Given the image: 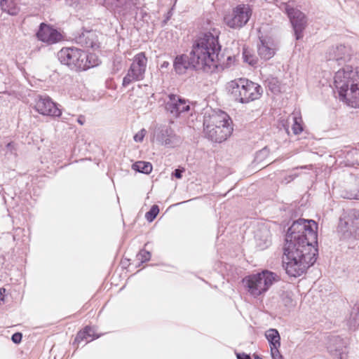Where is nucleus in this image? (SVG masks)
<instances>
[{"label":"nucleus","mask_w":359,"mask_h":359,"mask_svg":"<svg viewBox=\"0 0 359 359\" xmlns=\"http://www.w3.org/2000/svg\"><path fill=\"white\" fill-rule=\"evenodd\" d=\"M254 359H262V358H260L259 356L258 355H255Z\"/></svg>","instance_id":"8fccbe9b"},{"label":"nucleus","mask_w":359,"mask_h":359,"mask_svg":"<svg viewBox=\"0 0 359 359\" xmlns=\"http://www.w3.org/2000/svg\"><path fill=\"white\" fill-rule=\"evenodd\" d=\"M95 334V330L93 328L90 327V330L89 332H86V337L87 338L93 339L92 337H93Z\"/></svg>","instance_id":"c03bdc74"},{"label":"nucleus","mask_w":359,"mask_h":359,"mask_svg":"<svg viewBox=\"0 0 359 359\" xmlns=\"http://www.w3.org/2000/svg\"><path fill=\"white\" fill-rule=\"evenodd\" d=\"M318 224L312 219H299L285 236L283 265L292 277L302 275L317 259Z\"/></svg>","instance_id":"f257e3e1"},{"label":"nucleus","mask_w":359,"mask_h":359,"mask_svg":"<svg viewBox=\"0 0 359 359\" xmlns=\"http://www.w3.org/2000/svg\"><path fill=\"white\" fill-rule=\"evenodd\" d=\"M147 67V57L143 52L136 54L133 58L126 75L123 79V86L127 87L130 83L144 79Z\"/></svg>","instance_id":"6e6552de"},{"label":"nucleus","mask_w":359,"mask_h":359,"mask_svg":"<svg viewBox=\"0 0 359 359\" xmlns=\"http://www.w3.org/2000/svg\"><path fill=\"white\" fill-rule=\"evenodd\" d=\"M243 86V78H241L229 82L226 88L233 100L237 102L245 104L247 102H244L245 95Z\"/></svg>","instance_id":"6ab92c4d"},{"label":"nucleus","mask_w":359,"mask_h":359,"mask_svg":"<svg viewBox=\"0 0 359 359\" xmlns=\"http://www.w3.org/2000/svg\"><path fill=\"white\" fill-rule=\"evenodd\" d=\"M154 138L161 145L170 146L177 137L170 127L163 126L155 129Z\"/></svg>","instance_id":"f3484780"},{"label":"nucleus","mask_w":359,"mask_h":359,"mask_svg":"<svg viewBox=\"0 0 359 359\" xmlns=\"http://www.w3.org/2000/svg\"><path fill=\"white\" fill-rule=\"evenodd\" d=\"M1 302H4V298L0 299V304H1Z\"/></svg>","instance_id":"3c124183"},{"label":"nucleus","mask_w":359,"mask_h":359,"mask_svg":"<svg viewBox=\"0 0 359 359\" xmlns=\"http://www.w3.org/2000/svg\"><path fill=\"white\" fill-rule=\"evenodd\" d=\"M348 325L351 330H355L359 326V305H355L352 308Z\"/></svg>","instance_id":"a878e982"},{"label":"nucleus","mask_w":359,"mask_h":359,"mask_svg":"<svg viewBox=\"0 0 359 359\" xmlns=\"http://www.w3.org/2000/svg\"><path fill=\"white\" fill-rule=\"evenodd\" d=\"M68 120L67 116H62V121L66 122Z\"/></svg>","instance_id":"09e8293b"},{"label":"nucleus","mask_w":359,"mask_h":359,"mask_svg":"<svg viewBox=\"0 0 359 359\" xmlns=\"http://www.w3.org/2000/svg\"><path fill=\"white\" fill-rule=\"evenodd\" d=\"M257 52L259 55L264 60H269L274 54V49L269 44L268 42L260 40V44L258 45Z\"/></svg>","instance_id":"5701e85b"},{"label":"nucleus","mask_w":359,"mask_h":359,"mask_svg":"<svg viewBox=\"0 0 359 359\" xmlns=\"http://www.w3.org/2000/svg\"><path fill=\"white\" fill-rule=\"evenodd\" d=\"M6 292L4 288H0V295H3V294Z\"/></svg>","instance_id":"de8ad7c7"},{"label":"nucleus","mask_w":359,"mask_h":359,"mask_svg":"<svg viewBox=\"0 0 359 359\" xmlns=\"http://www.w3.org/2000/svg\"><path fill=\"white\" fill-rule=\"evenodd\" d=\"M218 35L215 29L203 33L194 43L189 55H177L173 62L176 73L183 74L188 69L212 73L218 65H224L217 55L219 50Z\"/></svg>","instance_id":"f03ea898"},{"label":"nucleus","mask_w":359,"mask_h":359,"mask_svg":"<svg viewBox=\"0 0 359 359\" xmlns=\"http://www.w3.org/2000/svg\"><path fill=\"white\" fill-rule=\"evenodd\" d=\"M86 58L85 70L97 66L100 62L98 57L95 54H86Z\"/></svg>","instance_id":"2f4dec72"},{"label":"nucleus","mask_w":359,"mask_h":359,"mask_svg":"<svg viewBox=\"0 0 359 359\" xmlns=\"http://www.w3.org/2000/svg\"><path fill=\"white\" fill-rule=\"evenodd\" d=\"M184 170L175 169L172 173V175L177 179H180L182 177V172Z\"/></svg>","instance_id":"79ce46f5"},{"label":"nucleus","mask_w":359,"mask_h":359,"mask_svg":"<svg viewBox=\"0 0 359 359\" xmlns=\"http://www.w3.org/2000/svg\"><path fill=\"white\" fill-rule=\"evenodd\" d=\"M151 258V254L149 251L142 250L137 255V259L142 263L149 261Z\"/></svg>","instance_id":"e433bc0d"},{"label":"nucleus","mask_w":359,"mask_h":359,"mask_svg":"<svg viewBox=\"0 0 359 359\" xmlns=\"http://www.w3.org/2000/svg\"><path fill=\"white\" fill-rule=\"evenodd\" d=\"M243 60L251 66H255L257 63V57L250 50L244 48L243 52Z\"/></svg>","instance_id":"7c9ffc66"},{"label":"nucleus","mask_w":359,"mask_h":359,"mask_svg":"<svg viewBox=\"0 0 359 359\" xmlns=\"http://www.w3.org/2000/svg\"><path fill=\"white\" fill-rule=\"evenodd\" d=\"M338 231L344 240L359 238V210L350 209L340 218Z\"/></svg>","instance_id":"39448f33"},{"label":"nucleus","mask_w":359,"mask_h":359,"mask_svg":"<svg viewBox=\"0 0 359 359\" xmlns=\"http://www.w3.org/2000/svg\"><path fill=\"white\" fill-rule=\"evenodd\" d=\"M327 349L336 359H347L346 342L340 337H331L329 339Z\"/></svg>","instance_id":"dca6fc26"},{"label":"nucleus","mask_w":359,"mask_h":359,"mask_svg":"<svg viewBox=\"0 0 359 359\" xmlns=\"http://www.w3.org/2000/svg\"><path fill=\"white\" fill-rule=\"evenodd\" d=\"M340 100L352 107L359 108V85L350 88L348 90L339 96Z\"/></svg>","instance_id":"412c9836"},{"label":"nucleus","mask_w":359,"mask_h":359,"mask_svg":"<svg viewBox=\"0 0 359 359\" xmlns=\"http://www.w3.org/2000/svg\"><path fill=\"white\" fill-rule=\"evenodd\" d=\"M76 42L83 47L93 49L99 48L96 34L93 31L83 32L76 38Z\"/></svg>","instance_id":"aec40b11"},{"label":"nucleus","mask_w":359,"mask_h":359,"mask_svg":"<svg viewBox=\"0 0 359 359\" xmlns=\"http://www.w3.org/2000/svg\"><path fill=\"white\" fill-rule=\"evenodd\" d=\"M36 110L41 114L53 117H60L62 111L57 104L49 97H40L35 104Z\"/></svg>","instance_id":"ddd939ff"},{"label":"nucleus","mask_w":359,"mask_h":359,"mask_svg":"<svg viewBox=\"0 0 359 359\" xmlns=\"http://www.w3.org/2000/svg\"><path fill=\"white\" fill-rule=\"evenodd\" d=\"M265 336L269 341L270 348L280 346V337L277 330L272 328L268 330Z\"/></svg>","instance_id":"393cba45"},{"label":"nucleus","mask_w":359,"mask_h":359,"mask_svg":"<svg viewBox=\"0 0 359 359\" xmlns=\"http://www.w3.org/2000/svg\"><path fill=\"white\" fill-rule=\"evenodd\" d=\"M278 280V276L268 270L249 275L243 279L248 292L254 297L264 294L269 287Z\"/></svg>","instance_id":"20e7f679"},{"label":"nucleus","mask_w":359,"mask_h":359,"mask_svg":"<svg viewBox=\"0 0 359 359\" xmlns=\"http://www.w3.org/2000/svg\"><path fill=\"white\" fill-rule=\"evenodd\" d=\"M280 298L282 304L287 309H291L294 306L292 292L288 291L283 292L280 295Z\"/></svg>","instance_id":"c756f323"},{"label":"nucleus","mask_w":359,"mask_h":359,"mask_svg":"<svg viewBox=\"0 0 359 359\" xmlns=\"http://www.w3.org/2000/svg\"><path fill=\"white\" fill-rule=\"evenodd\" d=\"M351 198L359 200V190L355 192V194H351Z\"/></svg>","instance_id":"a18cd8bd"},{"label":"nucleus","mask_w":359,"mask_h":359,"mask_svg":"<svg viewBox=\"0 0 359 359\" xmlns=\"http://www.w3.org/2000/svg\"><path fill=\"white\" fill-rule=\"evenodd\" d=\"M22 335L20 332H16L12 335L11 339L15 344H19L22 340Z\"/></svg>","instance_id":"ea45409f"},{"label":"nucleus","mask_w":359,"mask_h":359,"mask_svg":"<svg viewBox=\"0 0 359 359\" xmlns=\"http://www.w3.org/2000/svg\"><path fill=\"white\" fill-rule=\"evenodd\" d=\"M243 83L244 84V102H247V103H248L259 99L262 96L263 93V88L258 83H254L246 79H243Z\"/></svg>","instance_id":"a211bd4d"},{"label":"nucleus","mask_w":359,"mask_h":359,"mask_svg":"<svg viewBox=\"0 0 359 359\" xmlns=\"http://www.w3.org/2000/svg\"><path fill=\"white\" fill-rule=\"evenodd\" d=\"M252 11L248 5L241 4L237 6L231 14L224 17V22L231 28H241L249 20Z\"/></svg>","instance_id":"1a4fd4ad"},{"label":"nucleus","mask_w":359,"mask_h":359,"mask_svg":"<svg viewBox=\"0 0 359 359\" xmlns=\"http://www.w3.org/2000/svg\"><path fill=\"white\" fill-rule=\"evenodd\" d=\"M236 357L237 359H251L250 355L245 353H238Z\"/></svg>","instance_id":"a19ab883"},{"label":"nucleus","mask_w":359,"mask_h":359,"mask_svg":"<svg viewBox=\"0 0 359 359\" xmlns=\"http://www.w3.org/2000/svg\"><path fill=\"white\" fill-rule=\"evenodd\" d=\"M293 125L292 127L293 133L294 135H299L303 131L302 119L300 116L293 114L292 116Z\"/></svg>","instance_id":"c85d7f7f"},{"label":"nucleus","mask_w":359,"mask_h":359,"mask_svg":"<svg viewBox=\"0 0 359 359\" xmlns=\"http://www.w3.org/2000/svg\"><path fill=\"white\" fill-rule=\"evenodd\" d=\"M132 168L139 172L149 174L152 170V165L149 162L137 161L133 164Z\"/></svg>","instance_id":"bb28decb"},{"label":"nucleus","mask_w":359,"mask_h":359,"mask_svg":"<svg viewBox=\"0 0 359 359\" xmlns=\"http://www.w3.org/2000/svg\"><path fill=\"white\" fill-rule=\"evenodd\" d=\"M0 6L4 12L11 15H17L20 11V8L15 0H1Z\"/></svg>","instance_id":"b1692460"},{"label":"nucleus","mask_w":359,"mask_h":359,"mask_svg":"<svg viewBox=\"0 0 359 359\" xmlns=\"http://www.w3.org/2000/svg\"><path fill=\"white\" fill-rule=\"evenodd\" d=\"M231 121L224 111H212L204 116L203 132L205 137L215 142H222L230 136L233 131Z\"/></svg>","instance_id":"7ed1b4c3"},{"label":"nucleus","mask_w":359,"mask_h":359,"mask_svg":"<svg viewBox=\"0 0 359 359\" xmlns=\"http://www.w3.org/2000/svg\"><path fill=\"white\" fill-rule=\"evenodd\" d=\"M255 238L257 241V245L260 249H264L268 247L270 244V231L269 229L264 226L262 225L256 231L255 234Z\"/></svg>","instance_id":"4be33fe9"},{"label":"nucleus","mask_w":359,"mask_h":359,"mask_svg":"<svg viewBox=\"0 0 359 359\" xmlns=\"http://www.w3.org/2000/svg\"><path fill=\"white\" fill-rule=\"evenodd\" d=\"M280 347H273L271 348V355L273 359H283V356L281 355L279 351Z\"/></svg>","instance_id":"58836bf2"},{"label":"nucleus","mask_w":359,"mask_h":359,"mask_svg":"<svg viewBox=\"0 0 359 359\" xmlns=\"http://www.w3.org/2000/svg\"><path fill=\"white\" fill-rule=\"evenodd\" d=\"M77 122L78 123H79L80 125L83 126L84 124V123L86 122V118H85V116H83V115H80L78 118H77Z\"/></svg>","instance_id":"37998d69"},{"label":"nucleus","mask_w":359,"mask_h":359,"mask_svg":"<svg viewBox=\"0 0 359 359\" xmlns=\"http://www.w3.org/2000/svg\"><path fill=\"white\" fill-rule=\"evenodd\" d=\"M169 62H163L161 65V68H167L168 66H169Z\"/></svg>","instance_id":"49530a36"},{"label":"nucleus","mask_w":359,"mask_h":359,"mask_svg":"<svg viewBox=\"0 0 359 359\" xmlns=\"http://www.w3.org/2000/svg\"><path fill=\"white\" fill-rule=\"evenodd\" d=\"M269 155V149L265 147L259 151L255 156V161L258 163L263 162Z\"/></svg>","instance_id":"f704fd0d"},{"label":"nucleus","mask_w":359,"mask_h":359,"mask_svg":"<svg viewBox=\"0 0 359 359\" xmlns=\"http://www.w3.org/2000/svg\"><path fill=\"white\" fill-rule=\"evenodd\" d=\"M147 133L145 129H142L137 133L134 135V140L137 142H141L143 141V139Z\"/></svg>","instance_id":"4c0bfd02"},{"label":"nucleus","mask_w":359,"mask_h":359,"mask_svg":"<svg viewBox=\"0 0 359 359\" xmlns=\"http://www.w3.org/2000/svg\"><path fill=\"white\" fill-rule=\"evenodd\" d=\"M334 86L339 92V95L346 93L355 85H359V72L358 68L353 69L351 66L346 65L339 69L334 78Z\"/></svg>","instance_id":"0eeeda50"},{"label":"nucleus","mask_w":359,"mask_h":359,"mask_svg":"<svg viewBox=\"0 0 359 359\" xmlns=\"http://www.w3.org/2000/svg\"><path fill=\"white\" fill-rule=\"evenodd\" d=\"M165 109L177 118L181 113L188 111L190 109V106L187 101L180 95L170 94L168 100L165 103Z\"/></svg>","instance_id":"9b49d317"},{"label":"nucleus","mask_w":359,"mask_h":359,"mask_svg":"<svg viewBox=\"0 0 359 359\" xmlns=\"http://www.w3.org/2000/svg\"><path fill=\"white\" fill-rule=\"evenodd\" d=\"M89 330H90V327L86 326L83 331L79 332L75 338V342L80 343L84 339L86 340L87 342L92 341L93 339H88L86 337V332H89Z\"/></svg>","instance_id":"c9c22d12"},{"label":"nucleus","mask_w":359,"mask_h":359,"mask_svg":"<svg viewBox=\"0 0 359 359\" xmlns=\"http://www.w3.org/2000/svg\"><path fill=\"white\" fill-rule=\"evenodd\" d=\"M5 155L9 159L16 156V146L14 142H8L5 147Z\"/></svg>","instance_id":"473e14b6"},{"label":"nucleus","mask_w":359,"mask_h":359,"mask_svg":"<svg viewBox=\"0 0 359 359\" xmlns=\"http://www.w3.org/2000/svg\"><path fill=\"white\" fill-rule=\"evenodd\" d=\"M158 212H159L158 206L157 205H152V207L151 208L149 211H148L145 214V218L147 219V220L148 222H151L156 217Z\"/></svg>","instance_id":"72a5a7b5"},{"label":"nucleus","mask_w":359,"mask_h":359,"mask_svg":"<svg viewBox=\"0 0 359 359\" xmlns=\"http://www.w3.org/2000/svg\"><path fill=\"white\" fill-rule=\"evenodd\" d=\"M351 55V51L349 47L339 45L330 48L326 57L328 61L336 62L339 65H341L350 60Z\"/></svg>","instance_id":"4468645a"},{"label":"nucleus","mask_w":359,"mask_h":359,"mask_svg":"<svg viewBox=\"0 0 359 359\" xmlns=\"http://www.w3.org/2000/svg\"><path fill=\"white\" fill-rule=\"evenodd\" d=\"M219 50L217 51V55H218L219 59H221V62L224 63V65H219L216 68L215 70L220 68L222 69H224V68H227L231 66V63L233 62V58L232 56L229 55L226 57H224V55L221 53V46L219 43Z\"/></svg>","instance_id":"cd10ccee"},{"label":"nucleus","mask_w":359,"mask_h":359,"mask_svg":"<svg viewBox=\"0 0 359 359\" xmlns=\"http://www.w3.org/2000/svg\"><path fill=\"white\" fill-rule=\"evenodd\" d=\"M57 58L61 64L74 71L85 70L86 53L80 48L67 47L57 53Z\"/></svg>","instance_id":"423d86ee"},{"label":"nucleus","mask_w":359,"mask_h":359,"mask_svg":"<svg viewBox=\"0 0 359 359\" xmlns=\"http://www.w3.org/2000/svg\"><path fill=\"white\" fill-rule=\"evenodd\" d=\"M285 10L292 25L295 38L299 40L303 37V32L307 25L306 15L299 10L289 6H286Z\"/></svg>","instance_id":"9d476101"},{"label":"nucleus","mask_w":359,"mask_h":359,"mask_svg":"<svg viewBox=\"0 0 359 359\" xmlns=\"http://www.w3.org/2000/svg\"><path fill=\"white\" fill-rule=\"evenodd\" d=\"M104 6L115 15H125L135 6L133 0H103Z\"/></svg>","instance_id":"2eb2a0df"},{"label":"nucleus","mask_w":359,"mask_h":359,"mask_svg":"<svg viewBox=\"0 0 359 359\" xmlns=\"http://www.w3.org/2000/svg\"><path fill=\"white\" fill-rule=\"evenodd\" d=\"M36 36L39 41L48 44L56 43L62 38L60 32L44 22L40 24Z\"/></svg>","instance_id":"f8f14e48"}]
</instances>
